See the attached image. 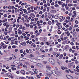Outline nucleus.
Masks as SVG:
<instances>
[{"label":"nucleus","instance_id":"864d4df0","mask_svg":"<svg viewBox=\"0 0 79 79\" xmlns=\"http://www.w3.org/2000/svg\"><path fill=\"white\" fill-rule=\"evenodd\" d=\"M49 51L50 52H52V48H49Z\"/></svg>","mask_w":79,"mask_h":79},{"label":"nucleus","instance_id":"e2e57ef3","mask_svg":"<svg viewBox=\"0 0 79 79\" xmlns=\"http://www.w3.org/2000/svg\"><path fill=\"white\" fill-rule=\"evenodd\" d=\"M70 44L71 45H74V43L73 42H71L70 43Z\"/></svg>","mask_w":79,"mask_h":79},{"label":"nucleus","instance_id":"5fc2aeb1","mask_svg":"<svg viewBox=\"0 0 79 79\" xmlns=\"http://www.w3.org/2000/svg\"><path fill=\"white\" fill-rule=\"evenodd\" d=\"M66 19H70V17L69 16L68 17H66Z\"/></svg>","mask_w":79,"mask_h":79},{"label":"nucleus","instance_id":"ddd939ff","mask_svg":"<svg viewBox=\"0 0 79 79\" xmlns=\"http://www.w3.org/2000/svg\"><path fill=\"white\" fill-rule=\"evenodd\" d=\"M20 72L22 74H23V75H25V71L23 70H22L20 71Z\"/></svg>","mask_w":79,"mask_h":79},{"label":"nucleus","instance_id":"0eeeda50","mask_svg":"<svg viewBox=\"0 0 79 79\" xmlns=\"http://www.w3.org/2000/svg\"><path fill=\"white\" fill-rule=\"evenodd\" d=\"M65 19V17L62 16H60V19L62 21H64Z\"/></svg>","mask_w":79,"mask_h":79},{"label":"nucleus","instance_id":"4c0bfd02","mask_svg":"<svg viewBox=\"0 0 79 79\" xmlns=\"http://www.w3.org/2000/svg\"><path fill=\"white\" fill-rule=\"evenodd\" d=\"M61 68L63 70H64V69H65V68H64L63 66H61Z\"/></svg>","mask_w":79,"mask_h":79},{"label":"nucleus","instance_id":"c85d7f7f","mask_svg":"<svg viewBox=\"0 0 79 79\" xmlns=\"http://www.w3.org/2000/svg\"><path fill=\"white\" fill-rule=\"evenodd\" d=\"M72 41L73 42H75V40H74V38H72Z\"/></svg>","mask_w":79,"mask_h":79},{"label":"nucleus","instance_id":"f3484780","mask_svg":"<svg viewBox=\"0 0 79 79\" xmlns=\"http://www.w3.org/2000/svg\"><path fill=\"white\" fill-rule=\"evenodd\" d=\"M54 18L55 19H58V18H59V17L58 16V15H56L55 17Z\"/></svg>","mask_w":79,"mask_h":79},{"label":"nucleus","instance_id":"39448f33","mask_svg":"<svg viewBox=\"0 0 79 79\" xmlns=\"http://www.w3.org/2000/svg\"><path fill=\"white\" fill-rule=\"evenodd\" d=\"M29 16H31L32 18H35V15L34 13H32L30 14Z\"/></svg>","mask_w":79,"mask_h":79},{"label":"nucleus","instance_id":"b1692460","mask_svg":"<svg viewBox=\"0 0 79 79\" xmlns=\"http://www.w3.org/2000/svg\"><path fill=\"white\" fill-rule=\"evenodd\" d=\"M46 10H47V8L44 7L43 10V12H45V11H46Z\"/></svg>","mask_w":79,"mask_h":79},{"label":"nucleus","instance_id":"6e6d98bb","mask_svg":"<svg viewBox=\"0 0 79 79\" xmlns=\"http://www.w3.org/2000/svg\"><path fill=\"white\" fill-rule=\"evenodd\" d=\"M30 8L31 9V10H33L34 9V7L32 6H31L30 7Z\"/></svg>","mask_w":79,"mask_h":79},{"label":"nucleus","instance_id":"c756f323","mask_svg":"<svg viewBox=\"0 0 79 79\" xmlns=\"http://www.w3.org/2000/svg\"><path fill=\"white\" fill-rule=\"evenodd\" d=\"M22 26V25H20L19 29H23V26Z\"/></svg>","mask_w":79,"mask_h":79},{"label":"nucleus","instance_id":"052dcab7","mask_svg":"<svg viewBox=\"0 0 79 79\" xmlns=\"http://www.w3.org/2000/svg\"><path fill=\"white\" fill-rule=\"evenodd\" d=\"M51 17H52V15H49V16H48V18H49V19H50V18H51Z\"/></svg>","mask_w":79,"mask_h":79},{"label":"nucleus","instance_id":"c9c22d12","mask_svg":"<svg viewBox=\"0 0 79 79\" xmlns=\"http://www.w3.org/2000/svg\"><path fill=\"white\" fill-rule=\"evenodd\" d=\"M25 19H28V16L27 15L24 16Z\"/></svg>","mask_w":79,"mask_h":79},{"label":"nucleus","instance_id":"ea45409f","mask_svg":"<svg viewBox=\"0 0 79 79\" xmlns=\"http://www.w3.org/2000/svg\"><path fill=\"white\" fill-rule=\"evenodd\" d=\"M12 47L13 48H16V46H15V45H13L12 46Z\"/></svg>","mask_w":79,"mask_h":79},{"label":"nucleus","instance_id":"8fccbe9b","mask_svg":"<svg viewBox=\"0 0 79 79\" xmlns=\"http://www.w3.org/2000/svg\"><path fill=\"white\" fill-rule=\"evenodd\" d=\"M24 13H25L26 14H28V12H27V11L25 10L24 11Z\"/></svg>","mask_w":79,"mask_h":79},{"label":"nucleus","instance_id":"1a4fd4ad","mask_svg":"<svg viewBox=\"0 0 79 79\" xmlns=\"http://www.w3.org/2000/svg\"><path fill=\"white\" fill-rule=\"evenodd\" d=\"M20 44L23 46L26 45V42H23L21 43Z\"/></svg>","mask_w":79,"mask_h":79},{"label":"nucleus","instance_id":"5701e85b","mask_svg":"<svg viewBox=\"0 0 79 79\" xmlns=\"http://www.w3.org/2000/svg\"><path fill=\"white\" fill-rule=\"evenodd\" d=\"M6 47H7V45H6L3 46L2 49H4L5 48H6Z\"/></svg>","mask_w":79,"mask_h":79},{"label":"nucleus","instance_id":"13d9d810","mask_svg":"<svg viewBox=\"0 0 79 79\" xmlns=\"http://www.w3.org/2000/svg\"><path fill=\"white\" fill-rule=\"evenodd\" d=\"M64 56H66V52L64 53Z\"/></svg>","mask_w":79,"mask_h":79},{"label":"nucleus","instance_id":"4d7b16f0","mask_svg":"<svg viewBox=\"0 0 79 79\" xmlns=\"http://www.w3.org/2000/svg\"><path fill=\"white\" fill-rule=\"evenodd\" d=\"M60 54L58 53L56 55V57H58L59 56H60Z\"/></svg>","mask_w":79,"mask_h":79},{"label":"nucleus","instance_id":"473e14b6","mask_svg":"<svg viewBox=\"0 0 79 79\" xmlns=\"http://www.w3.org/2000/svg\"><path fill=\"white\" fill-rule=\"evenodd\" d=\"M26 52L27 53H29V50L27 49L26 50Z\"/></svg>","mask_w":79,"mask_h":79},{"label":"nucleus","instance_id":"680f3d73","mask_svg":"<svg viewBox=\"0 0 79 79\" xmlns=\"http://www.w3.org/2000/svg\"><path fill=\"white\" fill-rule=\"evenodd\" d=\"M46 44H47V45H50V43H49V42H46Z\"/></svg>","mask_w":79,"mask_h":79},{"label":"nucleus","instance_id":"9d476101","mask_svg":"<svg viewBox=\"0 0 79 79\" xmlns=\"http://www.w3.org/2000/svg\"><path fill=\"white\" fill-rule=\"evenodd\" d=\"M63 2L62 1H59L58 2V3L59 5H62V4H63Z\"/></svg>","mask_w":79,"mask_h":79},{"label":"nucleus","instance_id":"7ed1b4c3","mask_svg":"<svg viewBox=\"0 0 79 79\" xmlns=\"http://www.w3.org/2000/svg\"><path fill=\"white\" fill-rule=\"evenodd\" d=\"M6 75L9 77L10 78L11 77L12 79L13 78V77L12 76V74L10 73H8L6 74Z\"/></svg>","mask_w":79,"mask_h":79},{"label":"nucleus","instance_id":"a18cd8bd","mask_svg":"<svg viewBox=\"0 0 79 79\" xmlns=\"http://www.w3.org/2000/svg\"><path fill=\"white\" fill-rule=\"evenodd\" d=\"M40 17V15H39V14H37L36 15V18H39Z\"/></svg>","mask_w":79,"mask_h":79},{"label":"nucleus","instance_id":"72a5a7b5","mask_svg":"<svg viewBox=\"0 0 79 79\" xmlns=\"http://www.w3.org/2000/svg\"><path fill=\"white\" fill-rule=\"evenodd\" d=\"M50 10V7H48L47 8V11L49 12V10Z\"/></svg>","mask_w":79,"mask_h":79},{"label":"nucleus","instance_id":"f257e3e1","mask_svg":"<svg viewBox=\"0 0 79 79\" xmlns=\"http://www.w3.org/2000/svg\"><path fill=\"white\" fill-rule=\"evenodd\" d=\"M48 70L50 71L51 72H52V74H53V75H54V76H56L57 77L58 76H61V73L57 71H55V70L51 71L50 69L47 70L46 71L48 73L47 74L48 76H51V73L49 72Z\"/></svg>","mask_w":79,"mask_h":79},{"label":"nucleus","instance_id":"6ab92c4d","mask_svg":"<svg viewBox=\"0 0 79 79\" xmlns=\"http://www.w3.org/2000/svg\"><path fill=\"white\" fill-rule=\"evenodd\" d=\"M13 59V58H12V57H9L8 58V59L7 60V61H9V60H11Z\"/></svg>","mask_w":79,"mask_h":79},{"label":"nucleus","instance_id":"58836bf2","mask_svg":"<svg viewBox=\"0 0 79 79\" xmlns=\"http://www.w3.org/2000/svg\"><path fill=\"white\" fill-rule=\"evenodd\" d=\"M25 23H27V22H29V19H26L25 20Z\"/></svg>","mask_w":79,"mask_h":79},{"label":"nucleus","instance_id":"49530a36","mask_svg":"<svg viewBox=\"0 0 79 79\" xmlns=\"http://www.w3.org/2000/svg\"><path fill=\"white\" fill-rule=\"evenodd\" d=\"M58 6H59V5H58V4H56L55 5V6L56 8H58Z\"/></svg>","mask_w":79,"mask_h":79},{"label":"nucleus","instance_id":"e433bc0d","mask_svg":"<svg viewBox=\"0 0 79 79\" xmlns=\"http://www.w3.org/2000/svg\"><path fill=\"white\" fill-rule=\"evenodd\" d=\"M18 41H15V45H17V44H18Z\"/></svg>","mask_w":79,"mask_h":79},{"label":"nucleus","instance_id":"c03bdc74","mask_svg":"<svg viewBox=\"0 0 79 79\" xmlns=\"http://www.w3.org/2000/svg\"><path fill=\"white\" fill-rule=\"evenodd\" d=\"M15 13H17V8H15Z\"/></svg>","mask_w":79,"mask_h":79},{"label":"nucleus","instance_id":"de8ad7c7","mask_svg":"<svg viewBox=\"0 0 79 79\" xmlns=\"http://www.w3.org/2000/svg\"><path fill=\"white\" fill-rule=\"evenodd\" d=\"M31 13V10H29L28 11V13Z\"/></svg>","mask_w":79,"mask_h":79},{"label":"nucleus","instance_id":"3c124183","mask_svg":"<svg viewBox=\"0 0 79 79\" xmlns=\"http://www.w3.org/2000/svg\"><path fill=\"white\" fill-rule=\"evenodd\" d=\"M3 16L4 17H7V16H8V15H7L6 14H4L3 15Z\"/></svg>","mask_w":79,"mask_h":79},{"label":"nucleus","instance_id":"aec40b11","mask_svg":"<svg viewBox=\"0 0 79 79\" xmlns=\"http://www.w3.org/2000/svg\"><path fill=\"white\" fill-rule=\"evenodd\" d=\"M73 25H71L70 27L69 28V31H71V30L72 29V28H73Z\"/></svg>","mask_w":79,"mask_h":79},{"label":"nucleus","instance_id":"dca6fc26","mask_svg":"<svg viewBox=\"0 0 79 79\" xmlns=\"http://www.w3.org/2000/svg\"><path fill=\"white\" fill-rule=\"evenodd\" d=\"M11 69L12 71H16V68L14 67H12Z\"/></svg>","mask_w":79,"mask_h":79},{"label":"nucleus","instance_id":"774afa93","mask_svg":"<svg viewBox=\"0 0 79 79\" xmlns=\"http://www.w3.org/2000/svg\"><path fill=\"white\" fill-rule=\"evenodd\" d=\"M8 8V9H11V6H9Z\"/></svg>","mask_w":79,"mask_h":79},{"label":"nucleus","instance_id":"4468645a","mask_svg":"<svg viewBox=\"0 0 79 79\" xmlns=\"http://www.w3.org/2000/svg\"><path fill=\"white\" fill-rule=\"evenodd\" d=\"M46 68L47 69H50L51 68V67H50V66L49 65H48L46 66Z\"/></svg>","mask_w":79,"mask_h":79},{"label":"nucleus","instance_id":"a211bd4d","mask_svg":"<svg viewBox=\"0 0 79 79\" xmlns=\"http://www.w3.org/2000/svg\"><path fill=\"white\" fill-rule=\"evenodd\" d=\"M60 47L61 44H59L57 45V48H60Z\"/></svg>","mask_w":79,"mask_h":79},{"label":"nucleus","instance_id":"bb28decb","mask_svg":"<svg viewBox=\"0 0 79 79\" xmlns=\"http://www.w3.org/2000/svg\"><path fill=\"white\" fill-rule=\"evenodd\" d=\"M48 24H49L50 25L52 24V22L51 21H49L48 22Z\"/></svg>","mask_w":79,"mask_h":79},{"label":"nucleus","instance_id":"79ce46f5","mask_svg":"<svg viewBox=\"0 0 79 79\" xmlns=\"http://www.w3.org/2000/svg\"><path fill=\"white\" fill-rule=\"evenodd\" d=\"M36 65L37 66H38V67L40 66V63H37L36 64Z\"/></svg>","mask_w":79,"mask_h":79},{"label":"nucleus","instance_id":"4be33fe9","mask_svg":"<svg viewBox=\"0 0 79 79\" xmlns=\"http://www.w3.org/2000/svg\"><path fill=\"white\" fill-rule=\"evenodd\" d=\"M61 23H59L58 22H57V23L56 24V26H60V25H61Z\"/></svg>","mask_w":79,"mask_h":79},{"label":"nucleus","instance_id":"f8f14e48","mask_svg":"<svg viewBox=\"0 0 79 79\" xmlns=\"http://www.w3.org/2000/svg\"><path fill=\"white\" fill-rule=\"evenodd\" d=\"M26 60V58L23 57H21L20 58V61H24Z\"/></svg>","mask_w":79,"mask_h":79},{"label":"nucleus","instance_id":"09e8293b","mask_svg":"<svg viewBox=\"0 0 79 79\" xmlns=\"http://www.w3.org/2000/svg\"><path fill=\"white\" fill-rule=\"evenodd\" d=\"M75 23L76 24H78V23H79V22L77 20H76L75 21Z\"/></svg>","mask_w":79,"mask_h":79},{"label":"nucleus","instance_id":"a878e982","mask_svg":"<svg viewBox=\"0 0 79 79\" xmlns=\"http://www.w3.org/2000/svg\"><path fill=\"white\" fill-rule=\"evenodd\" d=\"M12 57L13 58V59H16V57L15 56V55H12Z\"/></svg>","mask_w":79,"mask_h":79},{"label":"nucleus","instance_id":"f03ea898","mask_svg":"<svg viewBox=\"0 0 79 79\" xmlns=\"http://www.w3.org/2000/svg\"><path fill=\"white\" fill-rule=\"evenodd\" d=\"M49 61L52 64L54 65L55 64V61L54 59L52 58H50L49 59Z\"/></svg>","mask_w":79,"mask_h":79},{"label":"nucleus","instance_id":"69168bd1","mask_svg":"<svg viewBox=\"0 0 79 79\" xmlns=\"http://www.w3.org/2000/svg\"><path fill=\"white\" fill-rule=\"evenodd\" d=\"M35 21H38V20H39V19H38V18H35Z\"/></svg>","mask_w":79,"mask_h":79},{"label":"nucleus","instance_id":"bf43d9fd","mask_svg":"<svg viewBox=\"0 0 79 79\" xmlns=\"http://www.w3.org/2000/svg\"><path fill=\"white\" fill-rule=\"evenodd\" d=\"M40 35V33H37L36 34V37H37V36H38V35Z\"/></svg>","mask_w":79,"mask_h":79},{"label":"nucleus","instance_id":"6e6552de","mask_svg":"<svg viewBox=\"0 0 79 79\" xmlns=\"http://www.w3.org/2000/svg\"><path fill=\"white\" fill-rule=\"evenodd\" d=\"M73 64H74L73 63L69 64L68 65V68L70 69L71 68V67L73 66Z\"/></svg>","mask_w":79,"mask_h":79},{"label":"nucleus","instance_id":"cd10ccee","mask_svg":"<svg viewBox=\"0 0 79 79\" xmlns=\"http://www.w3.org/2000/svg\"><path fill=\"white\" fill-rule=\"evenodd\" d=\"M68 47H69V45H66L65 46V49H66V50H67V49H68Z\"/></svg>","mask_w":79,"mask_h":79},{"label":"nucleus","instance_id":"9b49d317","mask_svg":"<svg viewBox=\"0 0 79 79\" xmlns=\"http://www.w3.org/2000/svg\"><path fill=\"white\" fill-rule=\"evenodd\" d=\"M63 54H61L59 56V59H60V60H61V59H62V58H63Z\"/></svg>","mask_w":79,"mask_h":79},{"label":"nucleus","instance_id":"20e7f679","mask_svg":"<svg viewBox=\"0 0 79 79\" xmlns=\"http://www.w3.org/2000/svg\"><path fill=\"white\" fill-rule=\"evenodd\" d=\"M67 79H73V77L69 75H66Z\"/></svg>","mask_w":79,"mask_h":79},{"label":"nucleus","instance_id":"423d86ee","mask_svg":"<svg viewBox=\"0 0 79 79\" xmlns=\"http://www.w3.org/2000/svg\"><path fill=\"white\" fill-rule=\"evenodd\" d=\"M37 58L38 60H44V57H41V56H38Z\"/></svg>","mask_w":79,"mask_h":79},{"label":"nucleus","instance_id":"2f4dec72","mask_svg":"<svg viewBox=\"0 0 79 79\" xmlns=\"http://www.w3.org/2000/svg\"><path fill=\"white\" fill-rule=\"evenodd\" d=\"M61 28H62V26H59L58 27V29H61Z\"/></svg>","mask_w":79,"mask_h":79},{"label":"nucleus","instance_id":"7c9ffc66","mask_svg":"<svg viewBox=\"0 0 79 79\" xmlns=\"http://www.w3.org/2000/svg\"><path fill=\"white\" fill-rule=\"evenodd\" d=\"M72 49H73V50H74V49H75V50H76V47L75 46H72Z\"/></svg>","mask_w":79,"mask_h":79},{"label":"nucleus","instance_id":"603ef678","mask_svg":"<svg viewBox=\"0 0 79 79\" xmlns=\"http://www.w3.org/2000/svg\"><path fill=\"white\" fill-rule=\"evenodd\" d=\"M74 26L75 27H78V25L76 24L74 25Z\"/></svg>","mask_w":79,"mask_h":79},{"label":"nucleus","instance_id":"412c9836","mask_svg":"<svg viewBox=\"0 0 79 79\" xmlns=\"http://www.w3.org/2000/svg\"><path fill=\"white\" fill-rule=\"evenodd\" d=\"M52 55H54V56H55L57 54V53L54 52L52 53Z\"/></svg>","mask_w":79,"mask_h":79},{"label":"nucleus","instance_id":"f704fd0d","mask_svg":"<svg viewBox=\"0 0 79 79\" xmlns=\"http://www.w3.org/2000/svg\"><path fill=\"white\" fill-rule=\"evenodd\" d=\"M38 27L37 26H35L34 27V31H35L36 30V29Z\"/></svg>","mask_w":79,"mask_h":79},{"label":"nucleus","instance_id":"0e129e2a","mask_svg":"<svg viewBox=\"0 0 79 79\" xmlns=\"http://www.w3.org/2000/svg\"><path fill=\"white\" fill-rule=\"evenodd\" d=\"M11 17V15H10L8 16V18H9V19Z\"/></svg>","mask_w":79,"mask_h":79},{"label":"nucleus","instance_id":"a19ab883","mask_svg":"<svg viewBox=\"0 0 79 79\" xmlns=\"http://www.w3.org/2000/svg\"><path fill=\"white\" fill-rule=\"evenodd\" d=\"M31 73V71L27 72L26 73V74H29V73Z\"/></svg>","mask_w":79,"mask_h":79},{"label":"nucleus","instance_id":"37998d69","mask_svg":"<svg viewBox=\"0 0 79 79\" xmlns=\"http://www.w3.org/2000/svg\"><path fill=\"white\" fill-rule=\"evenodd\" d=\"M29 26H30V25H29V24L28 23V24H27L26 27H29Z\"/></svg>","mask_w":79,"mask_h":79},{"label":"nucleus","instance_id":"338daca9","mask_svg":"<svg viewBox=\"0 0 79 79\" xmlns=\"http://www.w3.org/2000/svg\"><path fill=\"white\" fill-rule=\"evenodd\" d=\"M73 18H75L76 17V14H74V15H73L72 16Z\"/></svg>","mask_w":79,"mask_h":79},{"label":"nucleus","instance_id":"2eb2a0df","mask_svg":"<svg viewBox=\"0 0 79 79\" xmlns=\"http://www.w3.org/2000/svg\"><path fill=\"white\" fill-rule=\"evenodd\" d=\"M18 32L19 34H22V31H21V30L18 29Z\"/></svg>","mask_w":79,"mask_h":79},{"label":"nucleus","instance_id":"393cba45","mask_svg":"<svg viewBox=\"0 0 79 79\" xmlns=\"http://www.w3.org/2000/svg\"><path fill=\"white\" fill-rule=\"evenodd\" d=\"M68 6H73V4H68Z\"/></svg>","mask_w":79,"mask_h":79}]
</instances>
